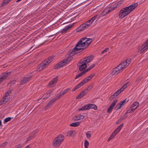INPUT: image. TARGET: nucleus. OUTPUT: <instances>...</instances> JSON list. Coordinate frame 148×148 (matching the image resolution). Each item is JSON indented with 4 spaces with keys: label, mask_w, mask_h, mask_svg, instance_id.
<instances>
[{
    "label": "nucleus",
    "mask_w": 148,
    "mask_h": 148,
    "mask_svg": "<svg viewBox=\"0 0 148 148\" xmlns=\"http://www.w3.org/2000/svg\"><path fill=\"white\" fill-rule=\"evenodd\" d=\"M54 56H51L48 58L43 61L37 67V70L38 71H41L47 67L50 63L53 60Z\"/></svg>",
    "instance_id": "6"
},
{
    "label": "nucleus",
    "mask_w": 148,
    "mask_h": 148,
    "mask_svg": "<svg viewBox=\"0 0 148 148\" xmlns=\"http://www.w3.org/2000/svg\"><path fill=\"white\" fill-rule=\"evenodd\" d=\"M7 142H5L2 143L0 145V148H3L7 144Z\"/></svg>",
    "instance_id": "35"
},
{
    "label": "nucleus",
    "mask_w": 148,
    "mask_h": 148,
    "mask_svg": "<svg viewBox=\"0 0 148 148\" xmlns=\"http://www.w3.org/2000/svg\"><path fill=\"white\" fill-rule=\"evenodd\" d=\"M90 109H93L95 110H96L97 109V107L96 106L93 104H89Z\"/></svg>",
    "instance_id": "25"
},
{
    "label": "nucleus",
    "mask_w": 148,
    "mask_h": 148,
    "mask_svg": "<svg viewBox=\"0 0 148 148\" xmlns=\"http://www.w3.org/2000/svg\"><path fill=\"white\" fill-rule=\"evenodd\" d=\"M91 39L89 38H82L79 40L76 45L75 47L71 50H70L68 52V55L69 56L56 64L54 67L55 69L60 68L68 64L73 59L72 56H74L77 52V51L83 49L84 48L87 47L91 43Z\"/></svg>",
    "instance_id": "1"
},
{
    "label": "nucleus",
    "mask_w": 148,
    "mask_h": 148,
    "mask_svg": "<svg viewBox=\"0 0 148 148\" xmlns=\"http://www.w3.org/2000/svg\"><path fill=\"white\" fill-rule=\"evenodd\" d=\"M35 133V132H33L30 135V136L27 138L26 141L27 142L31 140L32 138L33 137Z\"/></svg>",
    "instance_id": "27"
},
{
    "label": "nucleus",
    "mask_w": 148,
    "mask_h": 148,
    "mask_svg": "<svg viewBox=\"0 0 148 148\" xmlns=\"http://www.w3.org/2000/svg\"><path fill=\"white\" fill-rule=\"evenodd\" d=\"M127 102L126 99L120 102L117 104L115 108V109L116 110H117L122 108L125 104Z\"/></svg>",
    "instance_id": "15"
},
{
    "label": "nucleus",
    "mask_w": 148,
    "mask_h": 148,
    "mask_svg": "<svg viewBox=\"0 0 148 148\" xmlns=\"http://www.w3.org/2000/svg\"><path fill=\"white\" fill-rule=\"evenodd\" d=\"M84 145L85 148H88L89 143L88 142L87 140H85L84 141Z\"/></svg>",
    "instance_id": "32"
},
{
    "label": "nucleus",
    "mask_w": 148,
    "mask_h": 148,
    "mask_svg": "<svg viewBox=\"0 0 148 148\" xmlns=\"http://www.w3.org/2000/svg\"><path fill=\"white\" fill-rule=\"evenodd\" d=\"M131 61V59L128 58L117 65L109 75V77L117 75L127 66Z\"/></svg>",
    "instance_id": "2"
},
{
    "label": "nucleus",
    "mask_w": 148,
    "mask_h": 148,
    "mask_svg": "<svg viewBox=\"0 0 148 148\" xmlns=\"http://www.w3.org/2000/svg\"><path fill=\"white\" fill-rule=\"evenodd\" d=\"M31 76H28L25 77L21 79L20 81V84L21 85L24 84L27 82H28Z\"/></svg>",
    "instance_id": "16"
},
{
    "label": "nucleus",
    "mask_w": 148,
    "mask_h": 148,
    "mask_svg": "<svg viewBox=\"0 0 148 148\" xmlns=\"http://www.w3.org/2000/svg\"><path fill=\"white\" fill-rule=\"evenodd\" d=\"M89 132H88L86 133V136L88 138H89L91 137V134L89 133Z\"/></svg>",
    "instance_id": "39"
},
{
    "label": "nucleus",
    "mask_w": 148,
    "mask_h": 148,
    "mask_svg": "<svg viewBox=\"0 0 148 148\" xmlns=\"http://www.w3.org/2000/svg\"><path fill=\"white\" fill-rule=\"evenodd\" d=\"M11 94V91L9 90L5 93L3 97L1 99V103H2L8 101L10 99L9 95Z\"/></svg>",
    "instance_id": "11"
},
{
    "label": "nucleus",
    "mask_w": 148,
    "mask_h": 148,
    "mask_svg": "<svg viewBox=\"0 0 148 148\" xmlns=\"http://www.w3.org/2000/svg\"><path fill=\"white\" fill-rule=\"evenodd\" d=\"M55 101L53 99H52L51 101L48 103L47 105L46 106L45 108V110H47L49 107H50L52 105Z\"/></svg>",
    "instance_id": "22"
},
{
    "label": "nucleus",
    "mask_w": 148,
    "mask_h": 148,
    "mask_svg": "<svg viewBox=\"0 0 148 148\" xmlns=\"http://www.w3.org/2000/svg\"><path fill=\"white\" fill-rule=\"evenodd\" d=\"M85 73V72H84V71L81 72L80 73L78 74L77 75H76L75 78V79H76L79 78V77L83 75Z\"/></svg>",
    "instance_id": "24"
},
{
    "label": "nucleus",
    "mask_w": 148,
    "mask_h": 148,
    "mask_svg": "<svg viewBox=\"0 0 148 148\" xmlns=\"http://www.w3.org/2000/svg\"><path fill=\"white\" fill-rule=\"evenodd\" d=\"M148 48V40L142 46L141 53L143 52L146 49Z\"/></svg>",
    "instance_id": "20"
},
{
    "label": "nucleus",
    "mask_w": 148,
    "mask_h": 148,
    "mask_svg": "<svg viewBox=\"0 0 148 148\" xmlns=\"http://www.w3.org/2000/svg\"><path fill=\"white\" fill-rule=\"evenodd\" d=\"M58 80V77L56 76L53 78L49 83L48 86L50 87L54 86Z\"/></svg>",
    "instance_id": "14"
},
{
    "label": "nucleus",
    "mask_w": 148,
    "mask_h": 148,
    "mask_svg": "<svg viewBox=\"0 0 148 148\" xmlns=\"http://www.w3.org/2000/svg\"><path fill=\"white\" fill-rule=\"evenodd\" d=\"M109 50V49H108V48H106L105 50H103L102 51V53H105L106 52H107Z\"/></svg>",
    "instance_id": "43"
},
{
    "label": "nucleus",
    "mask_w": 148,
    "mask_h": 148,
    "mask_svg": "<svg viewBox=\"0 0 148 148\" xmlns=\"http://www.w3.org/2000/svg\"><path fill=\"white\" fill-rule=\"evenodd\" d=\"M11 118L10 117H8L7 118H6L4 120V122H7L10 121L11 120Z\"/></svg>",
    "instance_id": "37"
},
{
    "label": "nucleus",
    "mask_w": 148,
    "mask_h": 148,
    "mask_svg": "<svg viewBox=\"0 0 148 148\" xmlns=\"http://www.w3.org/2000/svg\"><path fill=\"white\" fill-rule=\"evenodd\" d=\"M113 108L111 106H110L108 110H107V112L110 113L112 111Z\"/></svg>",
    "instance_id": "36"
},
{
    "label": "nucleus",
    "mask_w": 148,
    "mask_h": 148,
    "mask_svg": "<svg viewBox=\"0 0 148 148\" xmlns=\"http://www.w3.org/2000/svg\"><path fill=\"white\" fill-rule=\"evenodd\" d=\"M100 17L98 15H96L87 21H86L81 25L77 29V32H79L84 30L90 26L91 24L94 21H97V18Z\"/></svg>",
    "instance_id": "4"
},
{
    "label": "nucleus",
    "mask_w": 148,
    "mask_h": 148,
    "mask_svg": "<svg viewBox=\"0 0 148 148\" xmlns=\"http://www.w3.org/2000/svg\"><path fill=\"white\" fill-rule=\"evenodd\" d=\"M53 90H49L43 96V99H46L49 98L53 92Z\"/></svg>",
    "instance_id": "18"
},
{
    "label": "nucleus",
    "mask_w": 148,
    "mask_h": 148,
    "mask_svg": "<svg viewBox=\"0 0 148 148\" xmlns=\"http://www.w3.org/2000/svg\"><path fill=\"white\" fill-rule=\"evenodd\" d=\"M70 89V88H68L66 89H65V90H66V91L67 92L68 90H69Z\"/></svg>",
    "instance_id": "45"
},
{
    "label": "nucleus",
    "mask_w": 148,
    "mask_h": 148,
    "mask_svg": "<svg viewBox=\"0 0 148 148\" xmlns=\"http://www.w3.org/2000/svg\"><path fill=\"white\" fill-rule=\"evenodd\" d=\"M139 106V103L137 101H136L134 102L133 104L132 105L131 108V111H130L129 112L131 113V111L133 112V110H136V108L138 107Z\"/></svg>",
    "instance_id": "17"
},
{
    "label": "nucleus",
    "mask_w": 148,
    "mask_h": 148,
    "mask_svg": "<svg viewBox=\"0 0 148 148\" xmlns=\"http://www.w3.org/2000/svg\"><path fill=\"white\" fill-rule=\"evenodd\" d=\"M11 1V0H4L2 4L6 5L8 4Z\"/></svg>",
    "instance_id": "34"
},
{
    "label": "nucleus",
    "mask_w": 148,
    "mask_h": 148,
    "mask_svg": "<svg viewBox=\"0 0 148 148\" xmlns=\"http://www.w3.org/2000/svg\"><path fill=\"white\" fill-rule=\"evenodd\" d=\"M123 1L122 0H120L115 3L112 6L103 10L102 13V15L105 16L111 11L118 7L123 3Z\"/></svg>",
    "instance_id": "7"
},
{
    "label": "nucleus",
    "mask_w": 148,
    "mask_h": 148,
    "mask_svg": "<svg viewBox=\"0 0 148 148\" xmlns=\"http://www.w3.org/2000/svg\"><path fill=\"white\" fill-rule=\"evenodd\" d=\"M85 106H86V110H89V109H90V107L89 106V104H86Z\"/></svg>",
    "instance_id": "41"
},
{
    "label": "nucleus",
    "mask_w": 148,
    "mask_h": 148,
    "mask_svg": "<svg viewBox=\"0 0 148 148\" xmlns=\"http://www.w3.org/2000/svg\"><path fill=\"white\" fill-rule=\"evenodd\" d=\"M117 99L114 100L112 103L110 105V106H111L113 108L115 105L116 102H117Z\"/></svg>",
    "instance_id": "33"
},
{
    "label": "nucleus",
    "mask_w": 148,
    "mask_h": 148,
    "mask_svg": "<svg viewBox=\"0 0 148 148\" xmlns=\"http://www.w3.org/2000/svg\"><path fill=\"white\" fill-rule=\"evenodd\" d=\"M94 56H90L85 58L81 60L77 64L80 71H83L86 67L87 64L90 62L93 59Z\"/></svg>",
    "instance_id": "5"
},
{
    "label": "nucleus",
    "mask_w": 148,
    "mask_h": 148,
    "mask_svg": "<svg viewBox=\"0 0 148 148\" xmlns=\"http://www.w3.org/2000/svg\"><path fill=\"white\" fill-rule=\"evenodd\" d=\"M61 95L60 94V93L56 97L52 99L55 101H56L57 100L60 98L61 96Z\"/></svg>",
    "instance_id": "31"
},
{
    "label": "nucleus",
    "mask_w": 148,
    "mask_h": 148,
    "mask_svg": "<svg viewBox=\"0 0 148 148\" xmlns=\"http://www.w3.org/2000/svg\"><path fill=\"white\" fill-rule=\"evenodd\" d=\"M84 118V115L78 114L75 116L74 119L76 120H78L80 119H83Z\"/></svg>",
    "instance_id": "23"
},
{
    "label": "nucleus",
    "mask_w": 148,
    "mask_h": 148,
    "mask_svg": "<svg viewBox=\"0 0 148 148\" xmlns=\"http://www.w3.org/2000/svg\"><path fill=\"white\" fill-rule=\"evenodd\" d=\"M130 82H127L119 90L116 91L111 97L112 99L115 98L118 95L121 93L123 90L127 88V86L129 85Z\"/></svg>",
    "instance_id": "10"
},
{
    "label": "nucleus",
    "mask_w": 148,
    "mask_h": 148,
    "mask_svg": "<svg viewBox=\"0 0 148 148\" xmlns=\"http://www.w3.org/2000/svg\"><path fill=\"white\" fill-rule=\"evenodd\" d=\"M80 124L79 122H76L74 123H72L70 124V126L72 127H75L78 125Z\"/></svg>",
    "instance_id": "29"
},
{
    "label": "nucleus",
    "mask_w": 148,
    "mask_h": 148,
    "mask_svg": "<svg viewBox=\"0 0 148 148\" xmlns=\"http://www.w3.org/2000/svg\"><path fill=\"white\" fill-rule=\"evenodd\" d=\"M72 25H69L66 27L64 28L61 31V33L62 34H64L66 33L69 30V29L71 27Z\"/></svg>",
    "instance_id": "21"
},
{
    "label": "nucleus",
    "mask_w": 148,
    "mask_h": 148,
    "mask_svg": "<svg viewBox=\"0 0 148 148\" xmlns=\"http://www.w3.org/2000/svg\"><path fill=\"white\" fill-rule=\"evenodd\" d=\"M74 132V131L73 130L68 131L66 133V136L69 137L73 135Z\"/></svg>",
    "instance_id": "26"
},
{
    "label": "nucleus",
    "mask_w": 148,
    "mask_h": 148,
    "mask_svg": "<svg viewBox=\"0 0 148 148\" xmlns=\"http://www.w3.org/2000/svg\"><path fill=\"white\" fill-rule=\"evenodd\" d=\"M10 74V73H5L3 74L1 76L3 77V78H4V79H5L7 77H8Z\"/></svg>",
    "instance_id": "28"
},
{
    "label": "nucleus",
    "mask_w": 148,
    "mask_h": 148,
    "mask_svg": "<svg viewBox=\"0 0 148 148\" xmlns=\"http://www.w3.org/2000/svg\"><path fill=\"white\" fill-rule=\"evenodd\" d=\"M123 125V124H121L116 128L111 134L110 137L108 138V140L110 141L117 134L122 128Z\"/></svg>",
    "instance_id": "13"
},
{
    "label": "nucleus",
    "mask_w": 148,
    "mask_h": 148,
    "mask_svg": "<svg viewBox=\"0 0 148 148\" xmlns=\"http://www.w3.org/2000/svg\"><path fill=\"white\" fill-rule=\"evenodd\" d=\"M138 6L137 3H134L129 6L121 9L119 13V16L120 18H123L130 14Z\"/></svg>",
    "instance_id": "3"
},
{
    "label": "nucleus",
    "mask_w": 148,
    "mask_h": 148,
    "mask_svg": "<svg viewBox=\"0 0 148 148\" xmlns=\"http://www.w3.org/2000/svg\"><path fill=\"white\" fill-rule=\"evenodd\" d=\"M22 146V144H18L17 145L15 146L14 148H21V147Z\"/></svg>",
    "instance_id": "40"
},
{
    "label": "nucleus",
    "mask_w": 148,
    "mask_h": 148,
    "mask_svg": "<svg viewBox=\"0 0 148 148\" xmlns=\"http://www.w3.org/2000/svg\"><path fill=\"white\" fill-rule=\"evenodd\" d=\"M4 79V78L2 77L1 76H0V83L2 81H3Z\"/></svg>",
    "instance_id": "44"
},
{
    "label": "nucleus",
    "mask_w": 148,
    "mask_h": 148,
    "mask_svg": "<svg viewBox=\"0 0 148 148\" xmlns=\"http://www.w3.org/2000/svg\"><path fill=\"white\" fill-rule=\"evenodd\" d=\"M123 125V124H121L116 128L111 134L110 137L108 138V140L110 141L117 134L122 128Z\"/></svg>",
    "instance_id": "12"
},
{
    "label": "nucleus",
    "mask_w": 148,
    "mask_h": 148,
    "mask_svg": "<svg viewBox=\"0 0 148 148\" xmlns=\"http://www.w3.org/2000/svg\"><path fill=\"white\" fill-rule=\"evenodd\" d=\"M94 75L95 74H91L88 76L83 79L80 83L77 84L73 88L72 91L74 92L76 90L79 89L84 84L87 83L92 78Z\"/></svg>",
    "instance_id": "9"
},
{
    "label": "nucleus",
    "mask_w": 148,
    "mask_h": 148,
    "mask_svg": "<svg viewBox=\"0 0 148 148\" xmlns=\"http://www.w3.org/2000/svg\"><path fill=\"white\" fill-rule=\"evenodd\" d=\"M25 148H30L29 146L28 145L26 146Z\"/></svg>",
    "instance_id": "46"
},
{
    "label": "nucleus",
    "mask_w": 148,
    "mask_h": 148,
    "mask_svg": "<svg viewBox=\"0 0 148 148\" xmlns=\"http://www.w3.org/2000/svg\"><path fill=\"white\" fill-rule=\"evenodd\" d=\"M1 123H2L1 121V120H0V126L1 124Z\"/></svg>",
    "instance_id": "48"
},
{
    "label": "nucleus",
    "mask_w": 148,
    "mask_h": 148,
    "mask_svg": "<svg viewBox=\"0 0 148 148\" xmlns=\"http://www.w3.org/2000/svg\"><path fill=\"white\" fill-rule=\"evenodd\" d=\"M64 139V136L62 134H60L56 137L53 140L52 146L54 147H57L61 144Z\"/></svg>",
    "instance_id": "8"
},
{
    "label": "nucleus",
    "mask_w": 148,
    "mask_h": 148,
    "mask_svg": "<svg viewBox=\"0 0 148 148\" xmlns=\"http://www.w3.org/2000/svg\"><path fill=\"white\" fill-rule=\"evenodd\" d=\"M67 92L66 91V90H63L60 93V94L61 95H62L64 94L65 93Z\"/></svg>",
    "instance_id": "42"
},
{
    "label": "nucleus",
    "mask_w": 148,
    "mask_h": 148,
    "mask_svg": "<svg viewBox=\"0 0 148 148\" xmlns=\"http://www.w3.org/2000/svg\"><path fill=\"white\" fill-rule=\"evenodd\" d=\"M140 80V79H137V80L136 81V83H137L139 81V80Z\"/></svg>",
    "instance_id": "47"
},
{
    "label": "nucleus",
    "mask_w": 148,
    "mask_h": 148,
    "mask_svg": "<svg viewBox=\"0 0 148 148\" xmlns=\"http://www.w3.org/2000/svg\"><path fill=\"white\" fill-rule=\"evenodd\" d=\"M85 110H86L85 106H83L81 108L78 109V110L79 111H84Z\"/></svg>",
    "instance_id": "38"
},
{
    "label": "nucleus",
    "mask_w": 148,
    "mask_h": 148,
    "mask_svg": "<svg viewBox=\"0 0 148 148\" xmlns=\"http://www.w3.org/2000/svg\"><path fill=\"white\" fill-rule=\"evenodd\" d=\"M95 64H92L90 67H89L88 68L84 70V71L85 72V73L86 72H87L88 71L91 70L93 68H94L95 67Z\"/></svg>",
    "instance_id": "30"
},
{
    "label": "nucleus",
    "mask_w": 148,
    "mask_h": 148,
    "mask_svg": "<svg viewBox=\"0 0 148 148\" xmlns=\"http://www.w3.org/2000/svg\"><path fill=\"white\" fill-rule=\"evenodd\" d=\"M87 90H83L80 92L76 97L77 99H79L84 96L87 93Z\"/></svg>",
    "instance_id": "19"
}]
</instances>
